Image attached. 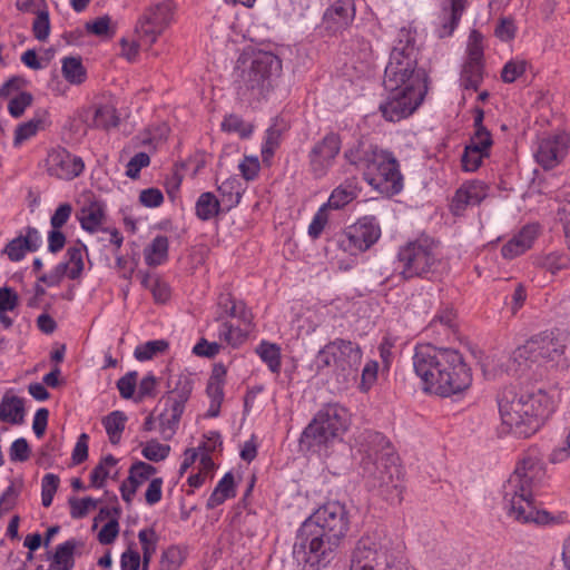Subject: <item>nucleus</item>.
<instances>
[{"mask_svg": "<svg viewBox=\"0 0 570 570\" xmlns=\"http://www.w3.org/2000/svg\"><path fill=\"white\" fill-rule=\"evenodd\" d=\"M351 527L345 504L328 501L298 528L293 554L295 570H325L336 558Z\"/></svg>", "mask_w": 570, "mask_h": 570, "instance_id": "nucleus-1", "label": "nucleus"}, {"mask_svg": "<svg viewBox=\"0 0 570 570\" xmlns=\"http://www.w3.org/2000/svg\"><path fill=\"white\" fill-rule=\"evenodd\" d=\"M413 368L423 382V390L442 397L461 394L472 384L471 370L454 348L417 345Z\"/></svg>", "mask_w": 570, "mask_h": 570, "instance_id": "nucleus-2", "label": "nucleus"}, {"mask_svg": "<svg viewBox=\"0 0 570 570\" xmlns=\"http://www.w3.org/2000/svg\"><path fill=\"white\" fill-rule=\"evenodd\" d=\"M546 479L542 460L534 451L524 453L502 488L503 509L508 517L520 523H542L547 513L537 509L533 498Z\"/></svg>", "mask_w": 570, "mask_h": 570, "instance_id": "nucleus-3", "label": "nucleus"}, {"mask_svg": "<svg viewBox=\"0 0 570 570\" xmlns=\"http://www.w3.org/2000/svg\"><path fill=\"white\" fill-rule=\"evenodd\" d=\"M363 453L361 468L363 478L372 489H377L387 500L401 502L403 484L399 456L390 441L381 432L364 431L358 436Z\"/></svg>", "mask_w": 570, "mask_h": 570, "instance_id": "nucleus-4", "label": "nucleus"}, {"mask_svg": "<svg viewBox=\"0 0 570 570\" xmlns=\"http://www.w3.org/2000/svg\"><path fill=\"white\" fill-rule=\"evenodd\" d=\"M502 424L519 438L535 433L553 410L549 394L541 390H520L505 386L497 396Z\"/></svg>", "mask_w": 570, "mask_h": 570, "instance_id": "nucleus-5", "label": "nucleus"}, {"mask_svg": "<svg viewBox=\"0 0 570 570\" xmlns=\"http://www.w3.org/2000/svg\"><path fill=\"white\" fill-rule=\"evenodd\" d=\"M344 158L362 171L366 183L374 189L387 195H396L402 190L403 176L399 161L391 151L357 140L345 149Z\"/></svg>", "mask_w": 570, "mask_h": 570, "instance_id": "nucleus-6", "label": "nucleus"}, {"mask_svg": "<svg viewBox=\"0 0 570 570\" xmlns=\"http://www.w3.org/2000/svg\"><path fill=\"white\" fill-rule=\"evenodd\" d=\"M419 48L415 32L403 27L397 31L390 60L384 70L383 86L385 90L405 88L428 91L426 72L417 68Z\"/></svg>", "mask_w": 570, "mask_h": 570, "instance_id": "nucleus-7", "label": "nucleus"}, {"mask_svg": "<svg viewBox=\"0 0 570 570\" xmlns=\"http://www.w3.org/2000/svg\"><path fill=\"white\" fill-rule=\"evenodd\" d=\"M350 424L348 413L338 404L324 405L303 430L299 448L303 451L322 453L341 439Z\"/></svg>", "mask_w": 570, "mask_h": 570, "instance_id": "nucleus-8", "label": "nucleus"}, {"mask_svg": "<svg viewBox=\"0 0 570 570\" xmlns=\"http://www.w3.org/2000/svg\"><path fill=\"white\" fill-rule=\"evenodd\" d=\"M514 361H531L549 370L563 372L570 365L568 336L560 332L546 331L533 335L513 352Z\"/></svg>", "mask_w": 570, "mask_h": 570, "instance_id": "nucleus-9", "label": "nucleus"}, {"mask_svg": "<svg viewBox=\"0 0 570 570\" xmlns=\"http://www.w3.org/2000/svg\"><path fill=\"white\" fill-rule=\"evenodd\" d=\"M350 570H405L401 551L386 535L364 534L352 552Z\"/></svg>", "mask_w": 570, "mask_h": 570, "instance_id": "nucleus-10", "label": "nucleus"}, {"mask_svg": "<svg viewBox=\"0 0 570 570\" xmlns=\"http://www.w3.org/2000/svg\"><path fill=\"white\" fill-rule=\"evenodd\" d=\"M281 72L282 61L276 55L258 52L236 83L238 99L249 105L259 101L272 89L274 79Z\"/></svg>", "mask_w": 570, "mask_h": 570, "instance_id": "nucleus-11", "label": "nucleus"}, {"mask_svg": "<svg viewBox=\"0 0 570 570\" xmlns=\"http://www.w3.org/2000/svg\"><path fill=\"white\" fill-rule=\"evenodd\" d=\"M397 261L401 265L400 274L404 279L426 277L434 274L441 264L438 245L429 237L417 238L401 247Z\"/></svg>", "mask_w": 570, "mask_h": 570, "instance_id": "nucleus-12", "label": "nucleus"}, {"mask_svg": "<svg viewBox=\"0 0 570 570\" xmlns=\"http://www.w3.org/2000/svg\"><path fill=\"white\" fill-rule=\"evenodd\" d=\"M381 237V226L374 216H364L347 226L336 237L337 247L356 256L368 250Z\"/></svg>", "mask_w": 570, "mask_h": 570, "instance_id": "nucleus-13", "label": "nucleus"}, {"mask_svg": "<svg viewBox=\"0 0 570 570\" xmlns=\"http://www.w3.org/2000/svg\"><path fill=\"white\" fill-rule=\"evenodd\" d=\"M362 350L355 342L335 338L323 346L316 354L315 364L318 371L336 366L343 372H356L362 363Z\"/></svg>", "mask_w": 570, "mask_h": 570, "instance_id": "nucleus-14", "label": "nucleus"}, {"mask_svg": "<svg viewBox=\"0 0 570 570\" xmlns=\"http://www.w3.org/2000/svg\"><path fill=\"white\" fill-rule=\"evenodd\" d=\"M466 60L462 66L460 83L466 90L476 91L484 76L483 36L473 29L469 35Z\"/></svg>", "mask_w": 570, "mask_h": 570, "instance_id": "nucleus-15", "label": "nucleus"}, {"mask_svg": "<svg viewBox=\"0 0 570 570\" xmlns=\"http://www.w3.org/2000/svg\"><path fill=\"white\" fill-rule=\"evenodd\" d=\"M386 100L380 105V111L385 120L396 122L411 116L422 104L425 91L399 88L386 90Z\"/></svg>", "mask_w": 570, "mask_h": 570, "instance_id": "nucleus-16", "label": "nucleus"}, {"mask_svg": "<svg viewBox=\"0 0 570 570\" xmlns=\"http://www.w3.org/2000/svg\"><path fill=\"white\" fill-rule=\"evenodd\" d=\"M174 16V4L170 0H165L150 6L142 16L137 33L140 41L146 46H151L157 38L171 22Z\"/></svg>", "mask_w": 570, "mask_h": 570, "instance_id": "nucleus-17", "label": "nucleus"}, {"mask_svg": "<svg viewBox=\"0 0 570 570\" xmlns=\"http://www.w3.org/2000/svg\"><path fill=\"white\" fill-rule=\"evenodd\" d=\"M341 148V137L333 131L316 141L307 156L311 174L317 179L325 177L334 165Z\"/></svg>", "mask_w": 570, "mask_h": 570, "instance_id": "nucleus-18", "label": "nucleus"}, {"mask_svg": "<svg viewBox=\"0 0 570 570\" xmlns=\"http://www.w3.org/2000/svg\"><path fill=\"white\" fill-rule=\"evenodd\" d=\"M85 169L81 157L72 155L65 148L52 149L47 157V170L50 176L71 180Z\"/></svg>", "mask_w": 570, "mask_h": 570, "instance_id": "nucleus-19", "label": "nucleus"}, {"mask_svg": "<svg viewBox=\"0 0 570 570\" xmlns=\"http://www.w3.org/2000/svg\"><path fill=\"white\" fill-rule=\"evenodd\" d=\"M355 18L353 0H328V7L322 18V27L328 35L345 30Z\"/></svg>", "mask_w": 570, "mask_h": 570, "instance_id": "nucleus-20", "label": "nucleus"}, {"mask_svg": "<svg viewBox=\"0 0 570 570\" xmlns=\"http://www.w3.org/2000/svg\"><path fill=\"white\" fill-rule=\"evenodd\" d=\"M568 139L564 135L541 138L534 157L543 169H552L566 157Z\"/></svg>", "mask_w": 570, "mask_h": 570, "instance_id": "nucleus-21", "label": "nucleus"}, {"mask_svg": "<svg viewBox=\"0 0 570 570\" xmlns=\"http://www.w3.org/2000/svg\"><path fill=\"white\" fill-rule=\"evenodd\" d=\"M489 187L480 180L464 183L454 194L451 202L453 215H461L469 206L481 204L488 196Z\"/></svg>", "mask_w": 570, "mask_h": 570, "instance_id": "nucleus-22", "label": "nucleus"}, {"mask_svg": "<svg viewBox=\"0 0 570 570\" xmlns=\"http://www.w3.org/2000/svg\"><path fill=\"white\" fill-rule=\"evenodd\" d=\"M156 468L144 461L135 462L129 469V475L120 485L121 498L130 503L138 488L148 481L155 473Z\"/></svg>", "mask_w": 570, "mask_h": 570, "instance_id": "nucleus-23", "label": "nucleus"}, {"mask_svg": "<svg viewBox=\"0 0 570 570\" xmlns=\"http://www.w3.org/2000/svg\"><path fill=\"white\" fill-rule=\"evenodd\" d=\"M41 244L39 232L31 226L26 228V234L11 239L3 249V254L11 262L21 261L27 252H36Z\"/></svg>", "mask_w": 570, "mask_h": 570, "instance_id": "nucleus-24", "label": "nucleus"}, {"mask_svg": "<svg viewBox=\"0 0 570 570\" xmlns=\"http://www.w3.org/2000/svg\"><path fill=\"white\" fill-rule=\"evenodd\" d=\"M159 405L164 406L157 416L159 433L164 441H170L178 430L185 409L176 401H166L163 399H160Z\"/></svg>", "mask_w": 570, "mask_h": 570, "instance_id": "nucleus-25", "label": "nucleus"}, {"mask_svg": "<svg viewBox=\"0 0 570 570\" xmlns=\"http://www.w3.org/2000/svg\"><path fill=\"white\" fill-rule=\"evenodd\" d=\"M193 385L194 381L189 373H170L166 382L167 395L161 399L176 401L185 409V404L191 395Z\"/></svg>", "mask_w": 570, "mask_h": 570, "instance_id": "nucleus-26", "label": "nucleus"}, {"mask_svg": "<svg viewBox=\"0 0 570 570\" xmlns=\"http://www.w3.org/2000/svg\"><path fill=\"white\" fill-rule=\"evenodd\" d=\"M538 234L539 228L537 225L524 226L517 235L502 246V256L507 259H513L524 254L532 247Z\"/></svg>", "mask_w": 570, "mask_h": 570, "instance_id": "nucleus-27", "label": "nucleus"}, {"mask_svg": "<svg viewBox=\"0 0 570 570\" xmlns=\"http://www.w3.org/2000/svg\"><path fill=\"white\" fill-rule=\"evenodd\" d=\"M217 305L219 308L217 321H223L226 316L235 317L243 325L249 327L253 321V314L243 301H237L229 293H222L218 296Z\"/></svg>", "mask_w": 570, "mask_h": 570, "instance_id": "nucleus-28", "label": "nucleus"}, {"mask_svg": "<svg viewBox=\"0 0 570 570\" xmlns=\"http://www.w3.org/2000/svg\"><path fill=\"white\" fill-rule=\"evenodd\" d=\"M49 126V112L46 109L38 110L31 119L17 126L14 130L13 146H21L26 140L35 137L39 131L45 130Z\"/></svg>", "mask_w": 570, "mask_h": 570, "instance_id": "nucleus-29", "label": "nucleus"}, {"mask_svg": "<svg viewBox=\"0 0 570 570\" xmlns=\"http://www.w3.org/2000/svg\"><path fill=\"white\" fill-rule=\"evenodd\" d=\"M440 13V30L439 37L444 38L453 33L458 27L463 11L465 10L468 0H448Z\"/></svg>", "mask_w": 570, "mask_h": 570, "instance_id": "nucleus-30", "label": "nucleus"}, {"mask_svg": "<svg viewBox=\"0 0 570 570\" xmlns=\"http://www.w3.org/2000/svg\"><path fill=\"white\" fill-rule=\"evenodd\" d=\"M81 546L76 539H70L56 547L52 554H49L50 560L48 570H72L75 567V550Z\"/></svg>", "mask_w": 570, "mask_h": 570, "instance_id": "nucleus-31", "label": "nucleus"}, {"mask_svg": "<svg viewBox=\"0 0 570 570\" xmlns=\"http://www.w3.org/2000/svg\"><path fill=\"white\" fill-rule=\"evenodd\" d=\"M24 420V401L22 397L6 393L0 402V421L19 425Z\"/></svg>", "mask_w": 570, "mask_h": 570, "instance_id": "nucleus-32", "label": "nucleus"}, {"mask_svg": "<svg viewBox=\"0 0 570 570\" xmlns=\"http://www.w3.org/2000/svg\"><path fill=\"white\" fill-rule=\"evenodd\" d=\"M225 210L219 198L212 191L199 195L195 204V215L202 222H208Z\"/></svg>", "mask_w": 570, "mask_h": 570, "instance_id": "nucleus-33", "label": "nucleus"}, {"mask_svg": "<svg viewBox=\"0 0 570 570\" xmlns=\"http://www.w3.org/2000/svg\"><path fill=\"white\" fill-rule=\"evenodd\" d=\"M217 190L220 196L219 200L222 202L225 210L228 212L239 204L244 186L237 176H233L219 184L217 186Z\"/></svg>", "mask_w": 570, "mask_h": 570, "instance_id": "nucleus-34", "label": "nucleus"}, {"mask_svg": "<svg viewBox=\"0 0 570 570\" xmlns=\"http://www.w3.org/2000/svg\"><path fill=\"white\" fill-rule=\"evenodd\" d=\"M168 238L164 235L156 236L145 248L144 257L148 266L156 267L168 259Z\"/></svg>", "mask_w": 570, "mask_h": 570, "instance_id": "nucleus-35", "label": "nucleus"}, {"mask_svg": "<svg viewBox=\"0 0 570 570\" xmlns=\"http://www.w3.org/2000/svg\"><path fill=\"white\" fill-rule=\"evenodd\" d=\"M236 495L235 492V481L234 475L230 472H227L217 483L216 488L212 492L210 497L207 500L206 507L212 510L216 507L223 504L227 499L234 498Z\"/></svg>", "mask_w": 570, "mask_h": 570, "instance_id": "nucleus-36", "label": "nucleus"}, {"mask_svg": "<svg viewBox=\"0 0 570 570\" xmlns=\"http://www.w3.org/2000/svg\"><path fill=\"white\" fill-rule=\"evenodd\" d=\"M78 218L85 230L90 233L97 232L105 218L104 206L98 202L90 203L81 208Z\"/></svg>", "mask_w": 570, "mask_h": 570, "instance_id": "nucleus-37", "label": "nucleus"}, {"mask_svg": "<svg viewBox=\"0 0 570 570\" xmlns=\"http://www.w3.org/2000/svg\"><path fill=\"white\" fill-rule=\"evenodd\" d=\"M138 539L142 550V557L139 569L149 570V564L151 562L153 556L157 550L159 537L154 528H145L139 531Z\"/></svg>", "mask_w": 570, "mask_h": 570, "instance_id": "nucleus-38", "label": "nucleus"}, {"mask_svg": "<svg viewBox=\"0 0 570 570\" xmlns=\"http://www.w3.org/2000/svg\"><path fill=\"white\" fill-rule=\"evenodd\" d=\"M256 353L262 358V361L268 366L272 373L279 374L282 362L281 348L277 344L262 341L256 347Z\"/></svg>", "mask_w": 570, "mask_h": 570, "instance_id": "nucleus-39", "label": "nucleus"}, {"mask_svg": "<svg viewBox=\"0 0 570 570\" xmlns=\"http://www.w3.org/2000/svg\"><path fill=\"white\" fill-rule=\"evenodd\" d=\"M248 337V330L234 326L232 323L224 321L218 328L219 341L236 348L243 345Z\"/></svg>", "mask_w": 570, "mask_h": 570, "instance_id": "nucleus-40", "label": "nucleus"}, {"mask_svg": "<svg viewBox=\"0 0 570 570\" xmlns=\"http://www.w3.org/2000/svg\"><path fill=\"white\" fill-rule=\"evenodd\" d=\"M61 71L65 79L72 85H80L87 78V72L80 57L63 58Z\"/></svg>", "mask_w": 570, "mask_h": 570, "instance_id": "nucleus-41", "label": "nucleus"}, {"mask_svg": "<svg viewBox=\"0 0 570 570\" xmlns=\"http://www.w3.org/2000/svg\"><path fill=\"white\" fill-rule=\"evenodd\" d=\"M127 416L121 411H114L102 420V424L112 444H118L125 430Z\"/></svg>", "mask_w": 570, "mask_h": 570, "instance_id": "nucleus-42", "label": "nucleus"}, {"mask_svg": "<svg viewBox=\"0 0 570 570\" xmlns=\"http://www.w3.org/2000/svg\"><path fill=\"white\" fill-rule=\"evenodd\" d=\"M83 245L70 246L66 252V261L60 264H66L67 276L70 279H77L80 277L83 271L82 249Z\"/></svg>", "mask_w": 570, "mask_h": 570, "instance_id": "nucleus-43", "label": "nucleus"}, {"mask_svg": "<svg viewBox=\"0 0 570 570\" xmlns=\"http://www.w3.org/2000/svg\"><path fill=\"white\" fill-rule=\"evenodd\" d=\"M117 464V459L108 454L100 460L90 473V485L100 489L105 485L106 479L110 474V469Z\"/></svg>", "mask_w": 570, "mask_h": 570, "instance_id": "nucleus-44", "label": "nucleus"}, {"mask_svg": "<svg viewBox=\"0 0 570 570\" xmlns=\"http://www.w3.org/2000/svg\"><path fill=\"white\" fill-rule=\"evenodd\" d=\"M222 129L227 132L238 134L240 138H248L253 134V125L245 122L240 116L235 114L224 118Z\"/></svg>", "mask_w": 570, "mask_h": 570, "instance_id": "nucleus-45", "label": "nucleus"}, {"mask_svg": "<svg viewBox=\"0 0 570 570\" xmlns=\"http://www.w3.org/2000/svg\"><path fill=\"white\" fill-rule=\"evenodd\" d=\"M169 347V343L165 340L148 341L147 343L136 347L134 355L138 361H147L159 353L165 352Z\"/></svg>", "mask_w": 570, "mask_h": 570, "instance_id": "nucleus-46", "label": "nucleus"}, {"mask_svg": "<svg viewBox=\"0 0 570 570\" xmlns=\"http://www.w3.org/2000/svg\"><path fill=\"white\" fill-rule=\"evenodd\" d=\"M489 157V154L482 151L476 146H465L462 155V168L465 171H475L482 164V160Z\"/></svg>", "mask_w": 570, "mask_h": 570, "instance_id": "nucleus-47", "label": "nucleus"}, {"mask_svg": "<svg viewBox=\"0 0 570 570\" xmlns=\"http://www.w3.org/2000/svg\"><path fill=\"white\" fill-rule=\"evenodd\" d=\"M281 139H282V130L278 127H276L275 125L271 126L266 130L265 137H264V142L262 145V156H263L264 160L274 156L276 149L281 145Z\"/></svg>", "mask_w": 570, "mask_h": 570, "instance_id": "nucleus-48", "label": "nucleus"}, {"mask_svg": "<svg viewBox=\"0 0 570 570\" xmlns=\"http://www.w3.org/2000/svg\"><path fill=\"white\" fill-rule=\"evenodd\" d=\"M86 30L101 38H112L115 35V28L111 26V19L109 16H102L94 21L86 23Z\"/></svg>", "mask_w": 570, "mask_h": 570, "instance_id": "nucleus-49", "label": "nucleus"}, {"mask_svg": "<svg viewBox=\"0 0 570 570\" xmlns=\"http://www.w3.org/2000/svg\"><path fill=\"white\" fill-rule=\"evenodd\" d=\"M528 62L522 59H512L508 61L501 71V79L505 83L514 82L527 70Z\"/></svg>", "mask_w": 570, "mask_h": 570, "instance_id": "nucleus-50", "label": "nucleus"}, {"mask_svg": "<svg viewBox=\"0 0 570 570\" xmlns=\"http://www.w3.org/2000/svg\"><path fill=\"white\" fill-rule=\"evenodd\" d=\"M183 553L178 547L171 546L161 554L159 569L160 570H179L183 564Z\"/></svg>", "mask_w": 570, "mask_h": 570, "instance_id": "nucleus-51", "label": "nucleus"}, {"mask_svg": "<svg viewBox=\"0 0 570 570\" xmlns=\"http://www.w3.org/2000/svg\"><path fill=\"white\" fill-rule=\"evenodd\" d=\"M169 452L170 446L167 444H161L157 440L148 441L141 451L142 455L153 462L165 460L169 455Z\"/></svg>", "mask_w": 570, "mask_h": 570, "instance_id": "nucleus-52", "label": "nucleus"}, {"mask_svg": "<svg viewBox=\"0 0 570 570\" xmlns=\"http://www.w3.org/2000/svg\"><path fill=\"white\" fill-rule=\"evenodd\" d=\"M32 32L37 40L46 41L50 33V19L48 10H38L32 22Z\"/></svg>", "mask_w": 570, "mask_h": 570, "instance_id": "nucleus-53", "label": "nucleus"}, {"mask_svg": "<svg viewBox=\"0 0 570 570\" xmlns=\"http://www.w3.org/2000/svg\"><path fill=\"white\" fill-rule=\"evenodd\" d=\"M70 515L72 519H81L86 517L89 511L96 509L97 501L90 497L77 499H69Z\"/></svg>", "mask_w": 570, "mask_h": 570, "instance_id": "nucleus-54", "label": "nucleus"}, {"mask_svg": "<svg viewBox=\"0 0 570 570\" xmlns=\"http://www.w3.org/2000/svg\"><path fill=\"white\" fill-rule=\"evenodd\" d=\"M33 97L30 92L22 91L13 97L8 105L9 114L13 118H20L24 110L32 104Z\"/></svg>", "mask_w": 570, "mask_h": 570, "instance_id": "nucleus-55", "label": "nucleus"}, {"mask_svg": "<svg viewBox=\"0 0 570 570\" xmlns=\"http://www.w3.org/2000/svg\"><path fill=\"white\" fill-rule=\"evenodd\" d=\"M558 217L566 234L567 246L570 249V193L562 195L558 208Z\"/></svg>", "mask_w": 570, "mask_h": 570, "instance_id": "nucleus-56", "label": "nucleus"}, {"mask_svg": "<svg viewBox=\"0 0 570 570\" xmlns=\"http://www.w3.org/2000/svg\"><path fill=\"white\" fill-rule=\"evenodd\" d=\"M353 199L354 193L340 186L332 191L325 205H327V208L340 209L351 203Z\"/></svg>", "mask_w": 570, "mask_h": 570, "instance_id": "nucleus-57", "label": "nucleus"}, {"mask_svg": "<svg viewBox=\"0 0 570 570\" xmlns=\"http://www.w3.org/2000/svg\"><path fill=\"white\" fill-rule=\"evenodd\" d=\"M328 222L327 215V205H323L314 215L309 226H308V235L316 239L323 233L326 224Z\"/></svg>", "mask_w": 570, "mask_h": 570, "instance_id": "nucleus-58", "label": "nucleus"}, {"mask_svg": "<svg viewBox=\"0 0 570 570\" xmlns=\"http://www.w3.org/2000/svg\"><path fill=\"white\" fill-rule=\"evenodd\" d=\"M150 164L148 154L140 151L136 154L126 166V176L132 179L139 177L140 170Z\"/></svg>", "mask_w": 570, "mask_h": 570, "instance_id": "nucleus-59", "label": "nucleus"}, {"mask_svg": "<svg viewBox=\"0 0 570 570\" xmlns=\"http://www.w3.org/2000/svg\"><path fill=\"white\" fill-rule=\"evenodd\" d=\"M13 462H26L30 458V448L26 439L20 438L12 442L9 451Z\"/></svg>", "mask_w": 570, "mask_h": 570, "instance_id": "nucleus-60", "label": "nucleus"}, {"mask_svg": "<svg viewBox=\"0 0 570 570\" xmlns=\"http://www.w3.org/2000/svg\"><path fill=\"white\" fill-rule=\"evenodd\" d=\"M379 371V363L376 361L366 362L362 371V379L360 389L364 392L368 391L376 382Z\"/></svg>", "mask_w": 570, "mask_h": 570, "instance_id": "nucleus-61", "label": "nucleus"}, {"mask_svg": "<svg viewBox=\"0 0 570 570\" xmlns=\"http://www.w3.org/2000/svg\"><path fill=\"white\" fill-rule=\"evenodd\" d=\"M19 304V296L11 287H0V313L12 312Z\"/></svg>", "mask_w": 570, "mask_h": 570, "instance_id": "nucleus-62", "label": "nucleus"}, {"mask_svg": "<svg viewBox=\"0 0 570 570\" xmlns=\"http://www.w3.org/2000/svg\"><path fill=\"white\" fill-rule=\"evenodd\" d=\"M95 124L97 127L108 129L118 125V118L115 116V110L109 107H101L97 109L95 115Z\"/></svg>", "mask_w": 570, "mask_h": 570, "instance_id": "nucleus-63", "label": "nucleus"}, {"mask_svg": "<svg viewBox=\"0 0 570 570\" xmlns=\"http://www.w3.org/2000/svg\"><path fill=\"white\" fill-rule=\"evenodd\" d=\"M141 557L139 552L129 547L120 558L121 570H139Z\"/></svg>", "mask_w": 570, "mask_h": 570, "instance_id": "nucleus-64", "label": "nucleus"}]
</instances>
